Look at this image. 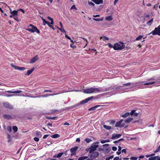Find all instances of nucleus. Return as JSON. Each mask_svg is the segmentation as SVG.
I'll return each instance as SVG.
<instances>
[{
  "instance_id": "4c0bfd02",
  "label": "nucleus",
  "mask_w": 160,
  "mask_h": 160,
  "mask_svg": "<svg viewBox=\"0 0 160 160\" xmlns=\"http://www.w3.org/2000/svg\"><path fill=\"white\" fill-rule=\"evenodd\" d=\"M160 150V144L159 145V146L158 147V148L157 149V150L154 151V153H157V152H158Z\"/></svg>"
},
{
  "instance_id": "ddd939ff",
  "label": "nucleus",
  "mask_w": 160,
  "mask_h": 160,
  "mask_svg": "<svg viewBox=\"0 0 160 160\" xmlns=\"http://www.w3.org/2000/svg\"><path fill=\"white\" fill-rule=\"evenodd\" d=\"M18 11L16 10H13L11 12V15L10 16L11 18H12L14 16H18Z\"/></svg>"
},
{
  "instance_id": "72a5a7b5",
  "label": "nucleus",
  "mask_w": 160,
  "mask_h": 160,
  "mask_svg": "<svg viewBox=\"0 0 160 160\" xmlns=\"http://www.w3.org/2000/svg\"><path fill=\"white\" fill-rule=\"evenodd\" d=\"M93 19L95 21L99 22L102 21L103 20V18H102L101 19L93 18Z\"/></svg>"
},
{
  "instance_id": "bf43d9fd",
  "label": "nucleus",
  "mask_w": 160,
  "mask_h": 160,
  "mask_svg": "<svg viewBox=\"0 0 160 160\" xmlns=\"http://www.w3.org/2000/svg\"><path fill=\"white\" fill-rule=\"evenodd\" d=\"M52 92V91H51L50 90H45L44 91V92Z\"/></svg>"
},
{
  "instance_id": "e2e57ef3",
  "label": "nucleus",
  "mask_w": 160,
  "mask_h": 160,
  "mask_svg": "<svg viewBox=\"0 0 160 160\" xmlns=\"http://www.w3.org/2000/svg\"><path fill=\"white\" fill-rule=\"evenodd\" d=\"M118 1V0H115L113 2L114 5H115L116 4V3Z\"/></svg>"
},
{
  "instance_id": "4468645a",
  "label": "nucleus",
  "mask_w": 160,
  "mask_h": 160,
  "mask_svg": "<svg viewBox=\"0 0 160 160\" xmlns=\"http://www.w3.org/2000/svg\"><path fill=\"white\" fill-rule=\"evenodd\" d=\"M58 94H46V95H41L39 96H38V97H39V98H40V97H43V98H44V97H47L48 96H54V95H57Z\"/></svg>"
},
{
  "instance_id": "cd10ccee",
  "label": "nucleus",
  "mask_w": 160,
  "mask_h": 160,
  "mask_svg": "<svg viewBox=\"0 0 160 160\" xmlns=\"http://www.w3.org/2000/svg\"><path fill=\"white\" fill-rule=\"evenodd\" d=\"M103 127L106 129L107 130H110L111 129V126H108L105 125H103Z\"/></svg>"
},
{
  "instance_id": "338daca9",
  "label": "nucleus",
  "mask_w": 160,
  "mask_h": 160,
  "mask_svg": "<svg viewBox=\"0 0 160 160\" xmlns=\"http://www.w3.org/2000/svg\"><path fill=\"white\" fill-rule=\"evenodd\" d=\"M47 125L48 126H50V127H52V124L51 123H48Z\"/></svg>"
},
{
  "instance_id": "79ce46f5",
  "label": "nucleus",
  "mask_w": 160,
  "mask_h": 160,
  "mask_svg": "<svg viewBox=\"0 0 160 160\" xmlns=\"http://www.w3.org/2000/svg\"><path fill=\"white\" fill-rule=\"evenodd\" d=\"M138 159V158L134 157H132L130 158V159L131 160H136Z\"/></svg>"
},
{
  "instance_id": "7ed1b4c3",
  "label": "nucleus",
  "mask_w": 160,
  "mask_h": 160,
  "mask_svg": "<svg viewBox=\"0 0 160 160\" xmlns=\"http://www.w3.org/2000/svg\"><path fill=\"white\" fill-rule=\"evenodd\" d=\"M102 90H100L98 88L91 87L89 88H88L83 91L84 93L88 94L92 93L94 92H102Z\"/></svg>"
},
{
  "instance_id": "f704fd0d",
  "label": "nucleus",
  "mask_w": 160,
  "mask_h": 160,
  "mask_svg": "<svg viewBox=\"0 0 160 160\" xmlns=\"http://www.w3.org/2000/svg\"><path fill=\"white\" fill-rule=\"evenodd\" d=\"M157 159V157L156 156L150 157L149 158L148 160H156Z\"/></svg>"
},
{
  "instance_id": "bb28decb",
  "label": "nucleus",
  "mask_w": 160,
  "mask_h": 160,
  "mask_svg": "<svg viewBox=\"0 0 160 160\" xmlns=\"http://www.w3.org/2000/svg\"><path fill=\"white\" fill-rule=\"evenodd\" d=\"M130 115V113L128 112L125 113L124 114L122 115L123 118H125L128 116Z\"/></svg>"
},
{
  "instance_id": "39448f33",
  "label": "nucleus",
  "mask_w": 160,
  "mask_h": 160,
  "mask_svg": "<svg viewBox=\"0 0 160 160\" xmlns=\"http://www.w3.org/2000/svg\"><path fill=\"white\" fill-rule=\"evenodd\" d=\"M90 153L91 154L89 156L90 158L93 159L98 158L99 155V152L97 151H93Z\"/></svg>"
},
{
  "instance_id": "6ab92c4d",
  "label": "nucleus",
  "mask_w": 160,
  "mask_h": 160,
  "mask_svg": "<svg viewBox=\"0 0 160 160\" xmlns=\"http://www.w3.org/2000/svg\"><path fill=\"white\" fill-rule=\"evenodd\" d=\"M64 154L63 152H61L58 154L57 155H55L53 156V158H60Z\"/></svg>"
},
{
  "instance_id": "412c9836",
  "label": "nucleus",
  "mask_w": 160,
  "mask_h": 160,
  "mask_svg": "<svg viewBox=\"0 0 160 160\" xmlns=\"http://www.w3.org/2000/svg\"><path fill=\"white\" fill-rule=\"evenodd\" d=\"M22 91L20 90H18L15 91H7L8 92L11 93H20L22 92Z\"/></svg>"
},
{
  "instance_id": "f03ea898",
  "label": "nucleus",
  "mask_w": 160,
  "mask_h": 160,
  "mask_svg": "<svg viewBox=\"0 0 160 160\" xmlns=\"http://www.w3.org/2000/svg\"><path fill=\"white\" fill-rule=\"evenodd\" d=\"M25 29L29 32L32 33L36 32L38 34L40 33V31L37 28L32 24H30L27 27V28H26Z\"/></svg>"
},
{
  "instance_id": "5fc2aeb1",
  "label": "nucleus",
  "mask_w": 160,
  "mask_h": 160,
  "mask_svg": "<svg viewBox=\"0 0 160 160\" xmlns=\"http://www.w3.org/2000/svg\"><path fill=\"white\" fill-rule=\"evenodd\" d=\"M46 144L48 145H51V144H52V142L51 141H47V143H46Z\"/></svg>"
},
{
  "instance_id": "864d4df0",
  "label": "nucleus",
  "mask_w": 160,
  "mask_h": 160,
  "mask_svg": "<svg viewBox=\"0 0 160 160\" xmlns=\"http://www.w3.org/2000/svg\"><path fill=\"white\" fill-rule=\"evenodd\" d=\"M115 123V121L114 120H111L110 122V124L111 125H113Z\"/></svg>"
},
{
  "instance_id": "ea45409f",
  "label": "nucleus",
  "mask_w": 160,
  "mask_h": 160,
  "mask_svg": "<svg viewBox=\"0 0 160 160\" xmlns=\"http://www.w3.org/2000/svg\"><path fill=\"white\" fill-rule=\"evenodd\" d=\"M113 158V155L111 156H110L107 158L106 159V160H109L110 159H112Z\"/></svg>"
},
{
  "instance_id": "69168bd1",
  "label": "nucleus",
  "mask_w": 160,
  "mask_h": 160,
  "mask_svg": "<svg viewBox=\"0 0 160 160\" xmlns=\"http://www.w3.org/2000/svg\"><path fill=\"white\" fill-rule=\"evenodd\" d=\"M63 125H68V126H69V125H70V124H69V123H68V122H65V123H63Z\"/></svg>"
},
{
  "instance_id": "774afa93",
  "label": "nucleus",
  "mask_w": 160,
  "mask_h": 160,
  "mask_svg": "<svg viewBox=\"0 0 160 160\" xmlns=\"http://www.w3.org/2000/svg\"><path fill=\"white\" fill-rule=\"evenodd\" d=\"M138 113H137L136 112H134V114L133 116H134L136 117V116H138Z\"/></svg>"
},
{
  "instance_id": "c756f323",
  "label": "nucleus",
  "mask_w": 160,
  "mask_h": 160,
  "mask_svg": "<svg viewBox=\"0 0 160 160\" xmlns=\"http://www.w3.org/2000/svg\"><path fill=\"white\" fill-rule=\"evenodd\" d=\"M12 129L14 131V132H17L18 130V128L16 126H13L12 127Z\"/></svg>"
},
{
  "instance_id": "c9c22d12",
  "label": "nucleus",
  "mask_w": 160,
  "mask_h": 160,
  "mask_svg": "<svg viewBox=\"0 0 160 160\" xmlns=\"http://www.w3.org/2000/svg\"><path fill=\"white\" fill-rule=\"evenodd\" d=\"M7 130L9 132H11L12 131V128L11 126H8L7 127Z\"/></svg>"
},
{
  "instance_id": "b1692460",
  "label": "nucleus",
  "mask_w": 160,
  "mask_h": 160,
  "mask_svg": "<svg viewBox=\"0 0 160 160\" xmlns=\"http://www.w3.org/2000/svg\"><path fill=\"white\" fill-rule=\"evenodd\" d=\"M153 20V18L152 19L149 21L147 22V24L149 26H151L152 24Z\"/></svg>"
},
{
  "instance_id": "09e8293b",
  "label": "nucleus",
  "mask_w": 160,
  "mask_h": 160,
  "mask_svg": "<svg viewBox=\"0 0 160 160\" xmlns=\"http://www.w3.org/2000/svg\"><path fill=\"white\" fill-rule=\"evenodd\" d=\"M117 148L116 147H114V146H113V147H112V150H113V151H116L117 150Z\"/></svg>"
},
{
  "instance_id": "0e129e2a",
  "label": "nucleus",
  "mask_w": 160,
  "mask_h": 160,
  "mask_svg": "<svg viewBox=\"0 0 160 160\" xmlns=\"http://www.w3.org/2000/svg\"><path fill=\"white\" fill-rule=\"evenodd\" d=\"M122 152H124L125 153H126L127 152V150L126 149H124L122 150Z\"/></svg>"
},
{
  "instance_id": "c85d7f7f",
  "label": "nucleus",
  "mask_w": 160,
  "mask_h": 160,
  "mask_svg": "<svg viewBox=\"0 0 160 160\" xmlns=\"http://www.w3.org/2000/svg\"><path fill=\"white\" fill-rule=\"evenodd\" d=\"M58 29L61 32H65V33H66V32L64 29V28H63V27H62V28H59L58 27H57Z\"/></svg>"
},
{
  "instance_id": "680f3d73",
  "label": "nucleus",
  "mask_w": 160,
  "mask_h": 160,
  "mask_svg": "<svg viewBox=\"0 0 160 160\" xmlns=\"http://www.w3.org/2000/svg\"><path fill=\"white\" fill-rule=\"evenodd\" d=\"M119 158V157H115L113 159H114V160H118Z\"/></svg>"
},
{
  "instance_id": "49530a36",
  "label": "nucleus",
  "mask_w": 160,
  "mask_h": 160,
  "mask_svg": "<svg viewBox=\"0 0 160 160\" xmlns=\"http://www.w3.org/2000/svg\"><path fill=\"white\" fill-rule=\"evenodd\" d=\"M71 9H75L76 10H77V8H76V7H75V5H73L71 8H70Z\"/></svg>"
},
{
  "instance_id": "c03bdc74",
  "label": "nucleus",
  "mask_w": 160,
  "mask_h": 160,
  "mask_svg": "<svg viewBox=\"0 0 160 160\" xmlns=\"http://www.w3.org/2000/svg\"><path fill=\"white\" fill-rule=\"evenodd\" d=\"M42 20L43 22V25H45L46 24L47 22L48 21H46V20L44 19H42Z\"/></svg>"
},
{
  "instance_id": "a878e982",
  "label": "nucleus",
  "mask_w": 160,
  "mask_h": 160,
  "mask_svg": "<svg viewBox=\"0 0 160 160\" xmlns=\"http://www.w3.org/2000/svg\"><path fill=\"white\" fill-rule=\"evenodd\" d=\"M102 38V39L104 41H105L106 40H109V39L108 38L105 36H104L103 37H100V39H101Z\"/></svg>"
},
{
  "instance_id": "2eb2a0df",
  "label": "nucleus",
  "mask_w": 160,
  "mask_h": 160,
  "mask_svg": "<svg viewBox=\"0 0 160 160\" xmlns=\"http://www.w3.org/2000/svg\"><path fill=\"white\" fill-rule=\"evenodd\" d=\"M102 106L100 105H97L95 106L94 107H91V108H89L88 109V111H90L95 110L96 109V108H97L98 107H101Z\"/></svg>"
},
{
  "instance_id": "f8f14e48",
  "label": "nucleus",
  "mask_w": 160,
  "mask_h": 160,
  "mask_svg": "<svg viewBox=\"0 0 160 160\" xmlns=\"http://www.w3.org/2000/svg\"><path fill=\"white\" fill-rule=\"evenodd\" d=\"M157 82L153 81L151 82H148L144 84V85H150L154 84V83L158 82V84L160 83V79H158Z\"/></svg>"
},
{
  "instance_id": "3c124183",
  "label": "nucleus",
  "mask_w": 160,
  "mask_h": 160,
  "mask_svg": "<svg viewBox=\"0 0 160 160\" xmlns=\"http://www.w3.org/2000/svg\"><path fill=\"white\" fill-rule=\"evenodd\" d=\"M135 111L134 110H132L130 114L131 116H133L134 114V113Z\"/></svg>"
},
{
  "instance_id": "0eeeda50",
  "label": "nucleus",
  "mask_w": 160,
  "mask_h": 160,
  "mask_svg": "<svg viewBox=\"0 0 160 160\" xmlns=\"http://www.w3.org/2000/svg\"><path fill=\"white\" fill-rule=\"evenodd\" d=\"M10 65L13 68L16 70L23 71L26 69V68L24 67H18L14 65L12 63H11Z\"/></svg>"
},
{
  "instance_id": "5701e85b",
  "label": "nucleus",
  "mask_w": 160,
  "mask_h": 160,
  "mask_svg": "<svg viewBox=\"0 0 160 160\" xmlns=\"http://www.w3.org/2000/svg\"><path fill=\"white\" fill-rule=\"evenodd\" d=\"M132 118H128L125 120V123H129L132 120Z\"/></svg>"
},
{
  "instance_id": "6e6552de",
  "label": "nucleus",
  "mask_w": 160,
  "mask_h": 160,
  "mask_svg": "<svg viewBox=\"0 0 160 160\" xmlns=\"http://www.w3.org/2000/svg\"><path fill=\"white\" fill-rule=\"evenodd\" d=\"M78 148L77 146H76L74 148L70 149V151L71 152V156L74 155L76 154V152L77 151Z\"/></svg>"
},
{
  "instance_id": "dca6fc26",
  "label": "nucleus",
  "mask_w": 160,
  "mask_h": 160,
  "mask_svg": "<svg viewBox=\"0 0 160 160\" xmlns=\"http://www.w3.org/2000/svg\"><path fill=\"white\" fill-rule=\"evenodd\" d=\"M122 120H120L119 122H117L116 123L115 127H121V123L122 122Z\"/></svg>"
},
{
  "instance_id": "4d7b16f0",
  "label": "nucleus",
  "mask_w": 160,
  "mask_h": 160,
  "mask_svg": "<svg viewBox=\"0 0 160 160\" xmlns=\"http://www.w3.org/2000/svg\"><path fill=\"white\" fill-rule=\"evenodd\" d=\"M82 38V39H83L84 40L86 41V43L85 46H86L88 44V42L87 40V39L85 38Z\"/></svg>"
},
{
  "instance_id": "2f4dec72",
  "label": "nucleus",
  "mask_w": 160,
  "mask_h": 160,
  "mask_svg": "<svg viewBox=\"0 0 160 160\" xmlns=\"http://www.w3.org/2000/svg\"><path fill=\"white\" fill-rule=\"evenodd\" d=\"M106 20H108V21H111L112 20V16H109L108 17H107L106 18Z\"/></svg>"
},
{
  "instance_id": "a211bd4d",
  "label": "nucleus",
  "mask_w": 160,
  "mask_h": 160,
  "mask_svg": "<svg viewBox=\"0 0 160 160\" xmlns=\"http://www.w3.org/2000/svg\"><path fill=\"white\" fill-rule=\"evenodd\" d=\"M3 118H4L8 119H10L12 118V116L8 114H5L3 115Z\"/></svg>"
},
{
  "instance_id": "7c9ffc66",
  "label": "nucleus",
  "mask_w": 160,
  "mask_h": 160,
  "mask_svg": "<svg viewBox=\"0 0 160 160\" xmlns=\"http://www.w3.org/2000/svg\"><path fill=\"white\" fill-rule=\"evenodd\" d=\"M48 18L51 21V22H50V24L52 25V24H54V22H53V19L52 18H51L50 17H48Z\"/></svg>"
},
{
  "instance_id": "473e14b6",
  "label": "nucleus",
  "mask_w": 160,
  "mask_h": 160,
  "mask_svg": "<svg viewBox=\"0 0 160 160\" xmlns=\"http://www.w3.org/2000/svg\"><path fill=\"white\" fill-rule=\"evenodd\" d=\"M85 141L87 143H89L92 141V140L90 138H87L85 139Z\"/></svg>"
},
{
  "instance_id": "a19ab883",
  "label": "nucleus",
  "mask_w": 160,
  "mask_h": 160,
  "mask_svg": "<svg viewBox=\"0 0 160 160\" xmlns=\"http://www.w3.org/2000/svg\"><path fill=\"white\" fill-rule=\"evenodd\" d=\"M73 43H72V44H70V47L71 48H76V46L75 45H73Z\"/></svg>"
},
{
  "instance_id": "423d86ee",
  "label": "nucleus",
  "mask_w": 160,
  "mask_h": 160,
  "mask_svg": "<svg viewBox=\"0 0 160 160\" xmlns=\"http://www.w3.org/2000/svg\"><path fill=\"white\" fill-rule=\"evenodd\" d=\"M99 147L98 144L92 145L89 148V153H91L93 151H96L97 148Z\"/></svg>"
},
{
  "instance_id": "20e7f679",
  "label": "nucleus",
  "mask_w": 160,
  "mask_h": 160,
  "mask_svg": "<svg viewBox=\"0 0 160 160\" xmlns=\"http://www.w3.org/2000/svg\"><path fill=\"white\" fill-rule=\"evenodd\" d=\"M124 47L123 42H119L114 44L113 48L114 50H122L124 48Z\"/></svg>"
},
{
  "instance_id": "f257e3e1",
  "label": "nucleus",
  "mask_w": 160,
  "mask_h": 160,
  "mask_svg": "<svg viewBox=\"0 0 160 160\" xmlns=\"http://www.w3.org/2000/svg\"><path fill=\"white\" fill-rule=\"evenodd\" d=\"M93 97H88L87 98L85 99L84 100H82L80 102V103H78L77 104L74 105V106H72L71 107H69L68 108V109H73V108L79 107L80 105L86 103L88 101L92 100L93 98Z\"/></svg>"
},
{
  "instance_id": "393cba45",
  "label": "nucleus",
  "mask_w": 160,
  "mask_h": 160,
  "mask_svg": "<svg viewBox=\"0 0 160 160\" xmlns=\"http://www.w3.org/2000/svg\"><path fill=\"white\" fill-rule=\"evenodd\" d=\"M88 158L87 156H82L80 157L78 160H84Z\"/></svg>"
},
{
  "instance_id": "f3484780",
  "label": "nucleus",
  "mask_w": 160,
  "mask_h": 160,
  "mask_svg": "<svg viewBox=\"0 0 160 160\" xmlns=\"http://www.w3.org/2000/svg\"><path fill=\"white\" fill-rule=\"evenodd\" d=\"M34 69V68H33L32 69L28 70V71H27V72L25 75H27L28 76H29L33 72Z\"/></svg>"
},
{
  "instance_id": "9d476101",
  "label": "nucleus",
  "mask_w": 160,
  "mask_h": 160,
  "mask_svg": "<svg viewBox=\"0 0 160 160\" xmlns=\"http://www.w3.org/2000/svg\"><path fill=\"white\" fill-rule=\"evenodd\" d=\"M3 104L4 106L6 108L9 109H12L13 108L12 106L8 102H5L3 103Z\"/></svg>"
},
{
  "instance_id": "6e6d98bb",
  "label": "nucleus",
  "mask_w": 160,
  "mask_h": 160,
  "mask_svg": "<svg viewBox=\"0 0 160 160\" xmlns=\"http://www.w3.org/2000/svg\"><path fill=\"white\" fill-rule=\"evenodd\" d=\"M48 24V26H49V27H52V26L50 25L51 24H50V22H49L48 21L47 22V23H46V24Z\"/></svg>"
},
{
  "instance_id": "13d9d810",
  "label": "nucleus",
  "mask_w": 160,
  "mask_h": 160,
  "mask_svg": "<svg viewBox=\"0 0 160 160\" xmlns=\"http://www.w3.org/2000/svg\"><path fill=\"white\" fill-rule=\"evenodd\" d=\"M65 37L66 38H67V39H69V40H71V38L68 36L66 34V33H65Z\"/></svg>"
},
{
  "instance_id": "58836bf2",
  "label": "nucleus",
  "mask_w": 160,
  "mask_h": 160,
  "mask_svg": "<svg viewBox=\"0 0 160 160\" xmlns=\"http://www.w3.org/2000/svg\"><path fill=\"white\" fill-rule=\"evenodd\" d=\"M13 19L16 21L18 22L19 21L18 19V17L17 16H14L13 17H12Z\"/></svg>"
},
{
  "instance_id": "de8ad7c7",
  "label": "nucleus",
  "mask_w": 160,
  "mask_h": 160,
  "mask_svg": "<svg viewBox=\"0 0 160 160\" xmlns=\"http://www.w3.org/2000/svg\"><path fill=\"white\" fill-rule=\"evenodd\" d=\"M34 140L36 142H38L39 140V138L37 137H35L34 138Z\"/></svg>"
},
{
  "instance_id": "e433bc0d",
  "label": "nucleus",
  "mask_w": 160,
  "mask_h": 160,
  "mask_svg": "<svg viewBox=\"0 0 160 160\" xmlns=\"http://www.w3.org/2000/svg\"><path fill=\"white\" fill-rule=\"evenodd\" d=\"M143 36L140 35V36H138L137 38H136V41L138 40H140L141 38H143Z\"/></svg>"
},
{
  "instance_id": "aec40b11",
  "label": "nucleus",
  "mask_w": 160,
  "mask_h": 160,
  "mask_svg": "<svg viewBox=\"0 0 160 160\" xmlns=\"http://www.w3.org/2000/svg\"><path fill=\"white\" fill-rule=\"evenodd\" d=\"M36 135L39 138H41L42 137V134L41 132L38 131H36L35 132Z\"/></svg>"
},
{
  "instance_id": "4be33fe9",
  "label": "nucleus",
  "mask_w": 160,
  "mask_h": 160,
  "mask_svg": "<svg viewBox=\"0 0 160 160\" xmlns=\"http://www.w3.org/2000/svg\"><path fill=\"white\" fill-rule=\"evenodd\" d=\"M60 135L58 134H55L51 136V137L53 138H56L59 137Z\"/></svg>"
},
{
  "instance_id": "9b49d317",
  "label": "nucleus",
  "mask_w": 160,
  "mask_h": 160,
  "mask_svg": "<svg viewBox=\"0 0 160 160\" xmlns=\"http://www.w3.org/2000/svg\"><path fill=\"white\" fill-rule=\"evenodd\" d=\"M39 58L38 57V56L37 55L31 59L30 61V63H34Z\"/></svg>"
},
{
  "instance_id": "1a4fd4ad",
  "label": "nucleus",
  "mask_w": 160,
  "mask_h": 160,
  "mask_svg": "<svg viewBox=\"0 0 160 160\" xmlns=\"http://www.w3.org/2000/svg\"><path fill=\"white\" fill-rule=\"evenodd\" d=\"M121 136V134L113 133L112 134L111 138L112 140L116 139L119 138Z\"/></svg>"
},
{
  "instance_id": "37998d69",
  "label": "nucleus",
  "mask_w": 160,
  "mask_h": 160,
  "mask_svg": "<svg viewBox=\"0 0 160 160\" xmlns=\"http://www.w3.org/2000/svg\"><path fill=\"white\" fill-rule=\"evenodd\" d=\"M131 84V82H128L127 83H125L123 84V86H129Z\"/></svg>"
},
{
  "instance_id": "052dcab7",
  "label": "nucleus",
  "mask_w": 160,
  "mask_h": 160,
  "mask_svg": "<svg viewBox=\"0 0 160 160\" xmlns=\"http://www.w3.org/2000/svg\"><path fill=\"white\" fill-rule=\"evenodd\" d=\"M100 142L102 143V144L106 142L105 140H101Z\"/></svg>"
},
{
  "instance_id": "603ef678",
  "label": "nucleus",
  "mask_w": 160,
  "mask_h": 160,
  "mask_svg": "<svg viewBox=\"0 0 160 160\" xmlns=\"http://www.w3.org/2000/svg\"><path fill=\"white\" fill-rule=\"evenodd\" d=\"M49 136V135H48V134L45 135L43 137V139H45L47 138Z\"/></svg>"
},
{
  "instance_id": "a18cd8bd",
  "label": "nucleus",
  "mask_w": 160,
  "mask_h": 160,
  "mask_svg": "<svg viewBox=\"0 0 160 160\" xmlns=\"http://www.w3.org/2000/svg\"><path fill=\"white\" fill-rule=\"evenodd\" d=\"M88 3L89 4L91 5L92 6H94L95 5L92 2H90L88 1Z\"/></svg>"
},
{
  "instance_id": "8fccbe9b",
  "label": "nucleus",
  "mask_w": 160,
  "mask_h": 160,
  "mask_svg": "<svg viewBox=\"0 0 160 160\" xmlns=\"http://www.w3.org/2000/svg\"><path fill=\"white\" fill-rule=\"evenodd\" d=\"M107 44H108V46L109 48H113V45L112 44H111L110 43H108Z\"/></svg>"
}]
</instances>
